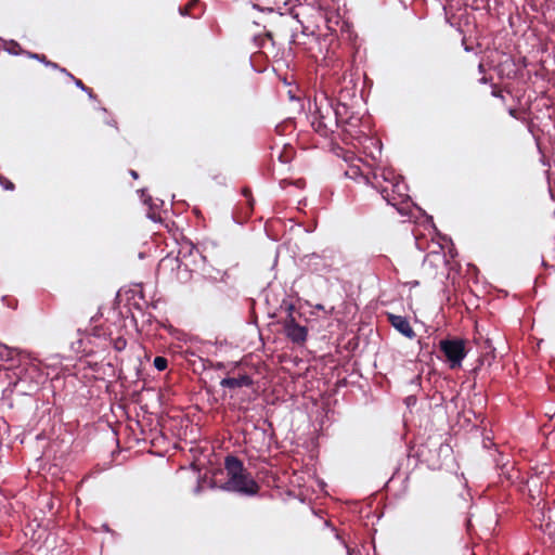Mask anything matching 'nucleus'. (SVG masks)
Segmentation results:
<instances>
[{
	"label": "nucleus",
	"instance_id": "obj_17",
	"mask_svg": "<svg viewBox=\"0 0 555 555\" xmlns=\"http://www.w3.org/2000/svg\"><path fill=\"white\" fill-rule=\"evenodd\" d=\"M242 194L247 199V204H248L249 208L253 209L254 198L251 196V190L249 188H244L242 190Z\"/></svg>",
	"mask_w": 555,
	"mask_h": 555
},
{
	"label": "nucleus",
	"instance_id": "obj_14",
	"mask_svg": "<svg viewBox=\"0 0 555 555\" xmlns=\"http://www.w3.org/2000/svg\"><path fill=\"white\" fill-rule=\"evenodd\" d=\"M61 72H62V73H65L67 76H69V77L74 80L75 85H76L78 88H80L81 90H83V91L88 92L90 96L92 95V89H91V88H89V87H87V86L82 82V80H80V79H78V78H75L70 73H68V72L66 70V68H61Z\"/></svg>",
	"mask_w": 555,
	"mask_h": 555
},
{
	"label": "nucleus",
	"instance_id": "obj_15",
	"mask_svg": "<svg viewBox=\"0 0 555 555\" xmlns=\"http://www.w3.org/2000/svg\"><path fill=\"white\" fill-rule=\"evenodd\" d=\"M127 347V340L126 338L119 336L115 339H113V348L116 350V351H122L125 350Z\"/></svg>",
	"mask_w": 555,
	"mask_h": 555
},
{
	"label": "nucleus",
	"instance_id": "obj_25",
	"mask_svg": "<svg viewBox=\"0 0 555 555\" xmlns=\"http://www.w3.org/2000/svg\"><path fill=\"white\" fill-rule=\"evenodd\" d=\"M267 37L272 39V34L271 33H267Z\"/></svg>",
	"mask_w": 555,
	"mask_h": 555
},
{
	"label": "nucleus",
	"instance_id": "obj_5",
	"mask_svg": "<svg viewBox=\"0 0 555 555\" xmlns=\"http://www.w3.org/2000/svg\"><path fill=\"white\" fill-rule=\"evenodd\" d=\"M439 348L446 357L450 369L455 370L461 367L462 361L467 354L465 340L461 338L442 339L439 343Z\"/></svg>",
	"mask_w": 555,
	"mask_h": 555
},
{
	"label": "nucleus",
	"instance_id": "obj_6",
	"mask_svg": "<svg viewBox=\"0 0 555 555\" xmlns=\"http://www.w3.org/2000/svg\"><path fill=\"white\" fill-rule=\"evenodd\" d=\"M383 178L387 184L382 185L379 181H376L375 188L378 189L380 195L389 205L396 207L399 204L398 197L402 196L401 189L403 185L399 181H388V178L384 173ZM375 180H377V176H375Z\"/></svg>",
	"mask_w": 555,
	"mask_h": 555
},
{
	"label": "nucleus",
	"instance_id": "obj_10",
	"mask_svg": "<svg viewBox=\"0 0 555 555\" xmlns=\"http://www.w3.org/2000/svg\"><path fill=\"white\" fill-rule=\"evenodd\" d=\"M253 384L254 382L251 377L247 374H240L236 377H225L220 382L221 387L229 389L250 387Z\"/></svg>",
	"mask_w": 555,
	"mask_h": 555
},
{
	"label": "nucleus",
	"instance_id": "obj_3",
	"mask_svg": "<svg viewBox=\"0 0 555 555\" xmlns=\"http://www.w3.org/2000/svg\"><path fill=\"white\" fill-rule=\"evenodd\" d=\"M315 116L311 121L313 130L322 137H327L337 128V117H335L334 103L324 98L317 104Z\"/></svg>",
	"mask_w": 555,
	"mask_h": 555
},
{
	"label": "nucleus",
	"instance_id": "obj_4",
	"mask_svg": "<svg viewBox=\"0 0 555 555\" xmlns=\"http://www.w3.org/2000/svg\"><path fill=\"white\" fill-rule=\"evenodd\" d=\"M285 312L286 315L281 321L285 336L293 344L304 345L307 340L308 328L298 320L301 318V313L295 308L293 304H287L285 306Z\"/></svg>",
	"mask_w": 555,
	"mask_h": 555
},
{
	"label": "nucleus",
	"instance_id": "obj_16",
	"mask_svg": "<svg viewBox=\"0 0 555 555\" xmlns=\"http://www.w3.org/2000/svg\"><path fill=\"white\" fill-rule=\"evenodd\" d=\"M153 364L158 371H164L168 366V360L165 357H156Z\"/></svg>",
	"mask_w": 555,
	"mask_h": 555
},
{
	"label": "nucleus",
	"instance_id": "obj_13",
	"mask_svg": "<svg viewBox=\"0 0 555 555\" xmlns=\"http://www.w3.org/2000/svg\"><path fill=\"white\" fill-rule=\"evenodd\" d=\"M295 151L292 146H284L281 151H279L278 159L282 164H288L293 159Z\"/></svg>",
	"mask_w": 555,
	"mask_h": 555
},
{
	"label": "nucleus",
	"instance_id": "obj_2",
	"mask_svg": "<svg viewBox=\"0 0 555 555\" xmlns=\"http://www.w3.org/2000/svg\"><path fill=\"white\" fill-rule=\"evenodd\" d=\"M15 378L14 385L25 386L24 392H31L37 390L39 385L44 380V375L39 364L28 353L22 356V359L16 365L8 367Z\"/></svg>",
	"mask_w": 555,
	"mask_h": 555
},
{
	"label": "nucleus",
	"instance_id": "obj_20",
	"mask_svg": "<svg viewBox=\"0 0 555 555\" xmlns=\"http://www.w3.org/2000/svg\"><path fill=\"white\" fill-rule=\"evenodd\" d=\"M492 95L495 98L503 99L502 90L498 89L496 87L492 89Z\"/></svg>",
	"mask_w": 555,
	"mask_h": 555
},
{
	"label": "nucleus",
	"instance_id": "obj_22",
	"mask_svg": "<svg viewBox=\"0 0 555 555\" xmlns=\"http://www.w3.org/2000/svg\"><path fill=\"white\" fill-rule=\"evenodd\" d=\"M478 67H479V70H480V72H483L485 66H483V64H482V63H480Z\"/></svg>",
	"mask_w": 555,
	"mask_h": 555
},
{
	"label": "nucleus",
	"instance_id": "obj_23",
	"mask_svg": "<svg viewBox=\"0 0 555 555\" xmlns=\"http://www.w3.org/2000/svg\"><path fill=\"white\" fill-rule=\"evenodd\" d=\"M509 114H511L512 116L516 117V111H515V109H511V111H509Z\"/></svg>",
	"mask_w": 555,
	"mask_h": 555
},
{
	"label": "nucleus",
	"instance_id": "obj_21",
	"mask_svg": "<svg viewBox=\"0 0 555 555\" xmlns=\"http://www.w3.org/2000/svg\"><path fill=\"white\" fill-rule=\"evenodd\" d=\"M47 66H51L52 68H59L61 70L60 66L51 61L47 62Z\"/></svg>",
	"mask_w": 555,
	"mask_h": 555
},
{
	"label": "nucleus",
	"instance_id": "obj_8",
	"mask_svg": "<svg viewBox=\"0 0 555 555\" xmlns=\"http://www.w3.org/2000/svg\"><path fill=\"white\" fill-rule=\"evenodd\" d=\"M425 264L436 269H441V274H444L446 271H449L448 267L450 262L447 260L446 254L443 251H430L425 258Z\"/></svg>",
	"mask_w": 555,
	"mask_h": 555
},
{
	"label": "nucleus",
	"instance_id": "obj_1",
	"mask_svg": "<svg viewBox=\"0 0 555 555\" xmlns=\"http://www.w3.org/2000/svg\"><path fill=\"white\" fill-rule=\"evenodd\" d=\"M224 468L228 476V480L223 487L225 490L246 495H255L258 493L259 485L246 470L243 462L238 457L228 455L224 460Z\"/></svg>",
	"mask_w": 555,
	"mask_h": 555
},
{
	"label": "nucleus",
	"instance_id": "obj_9",
	"mask_svg": "<svg viewBox=\"0 0 555 555\" xmlns=\"http://www.w3.org/2000/svg\"><path fill=\"white\" fill-rule=\"evenodd\" d=\"M27 353L17 349L12 348L0 343V361L10 362V366L16 365L22 359V356Z\"/></svg>",
	"mask_w": 555,
	"mask_h": 555
},
{
	"label": "nucleus",
	"instance_id": "obj_24",
	"mask_svg": "<svg viewBox=\"0 0 555 555\" xmlns=\"http://www.w3.org/2000/svg\"><path fill=\"white\" fill-rule=\"evenodd\" d=\"M131 176H132L133 178H138V173H137L134 170H131Z\"/></svg>",
	"mask_w": 555,
	"mask_h": 555
},
{
	"label": "nucleus",
	"instance_id": "obj_12",
	"mask_svg": "<svg viewBox=\"0 0 555 555\" xmlns=\"http://www.w3.org/2000/svg\"><path fill=\"white\" fill-rule=\"evenodd\" d=\"M335 117H337V126L345 124L348 119L349 108L346 104L337 102L334 105Z\"/></svg>",
	"mask_w": 555,
	"mask_h": 555
},
{
	"label": "nucleus",
	"instance_id": "obj_7",
	"mask_svg": "<svg viewBox=\"0 0 555 555\" xmlns=\"http://www.w3.org/2000/svg\"><path fill=\"white\" fill-rule=\"evenodd\" d=\"M387 321L390 323V325L398 331L401 335L409 339H413L416 336V333L414 332L413 327L410 324V321L406 317L395 314L388 312L387 314Z\"/></svg>",
	"mask_w": 555,
	"mask_h": 555
},
{
	"label": "nucleus",
	"instance_id": "obj_19",
	"mask_svg": "<svg viewBox=\"0 0 555 555\" xmlns=\"http://www.w3.org/2000/svg\"><path fill=\"white\" fill-rule=\"evenodd\" d=\"M31 57L44 63L47 65V62H49V60L47 59V56L44 54H29Z\"/></svg>",
	"mask_w": 555,
	"mask_h": 555
},
{
	"label": "nucleus",
	"instance_id": "obj_11",
	"mask_svg": "<svg viewBox=\"0 0 555 555\" xmlns=\"http://www.w3.org/2000/svg\"><path fill=\"white\" fill-rule=\"evenodd\" d=\"M179 13L182 16L199 18L204 13V4L199 0H189L179 7Z\"/></svg>",
	"mask_w": 555,
	"mask_h": 555
},
{
	"label": "nucleus",
	"instance_id": "obj_18",
	"mask_svg": "<svg viewBox=\"0 0 555 555\" xmlns=\"http://www.w3.org/2000/svg\"><path fill=\"white\" fill-rule=\"evenodd\" d=\"M0 184L5 189V190H9V191H13L15 189V185L12 181H10L9 179L0 176Z\"/></svg>",
	"mask_w": 555,
	"mask_h": 555
}]
</instances>
